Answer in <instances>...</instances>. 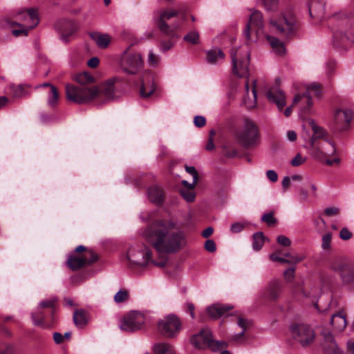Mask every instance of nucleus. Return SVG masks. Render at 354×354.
Returning <instances> with one entry per match:
<instances>
[{
	"label": "nucleus",
	"instance_id": "1",
	"mask_svg": "<svg viewBox=\"0 0 354 354\" xmlns=\"http://www.w3.org/2000/svg\"><path fill=\"white\" fill-rule=\"evenodd\" d=\"M145 236L160 254L176 253L187 243L185 233L171 221H157L153 223L146 229Z\"/></svg>",
	"mask_w": 354,
	"mask_h": 354
},
{
	"label": "nucleus",
	"instance_id": "2",
	"mask_svg": "<svg viewBox=\"0 0 354 354\" xmlns=\"http://www.w3.org/2000/svg\"><path fill=\"white\" fill-rule=\"evenodd\" d=\"M243 33L248 41L254 40L252 34L255 35L257 39L266 37L274 53L278 55H283L286 53L285 45L281 41L264 32L263 15L258 10H254L251 13L249 22Z\"/></svg>",
	"mask_w": 354,
	"mask_h": 354
},
{
	"label": "nucleus",
	"instance_id": "3",
	"mask_svg": "<svg viewBox=\"0 0 354 354\" xmlns=\"http://www.w3.org/2000/svg\"><path fill=\"white\" fill-rule=\"evenodd\" d=\"M174 9L160 10L156 12L155 20L160 31L168 36L174 37L175 32L180 30L185 19L184 15Z\"/></svg>",
	"mask_w": 354,
	"mask_h": 354
},
{
	"label": "nucleus",
	"instance_id": "4",
	"mask_svg": "<svg viewBox=\"0 0 354 354\" xmlns=\"http://www.w3.org/2000/svg\"><path fill=\"white\" fill-rule=\"evenodd\" d=\"M127 259L131 265L141 267L152 263L162 268L167 261V258H162L159 261L153 260L151 250L143 244L131 246L127 252Z\"/></svg>",
	"mask_w": 354,
	"mask_h": 354
},
{
	"label": "nucleus",
	"instance_id": "5",
	"mask_svg": "<svg viewBox=\"0 0 354 354\" xmlns=\"http://www.w3.org/2000/svg\"><path fill=\"white\" fill-rule=\"evenodd\" d=\"M232 73L239 77L249 76L250 49L247 44L239 48H233L230 51Z\"/></svg>",
	"mask_w": 354,
	"mask_h": 354
},
{
	"label": "nucleus",
	"instance_id": "6",
	"mask_svg": "<svg viewBox=\"0 0 354 354\" xmlns=\"http://www.w3.org/2000/svg\"><path fill=\"white\" fill-rule=\"evenodd\" d=\"M337 149L334 142L328 138L322 139L315 147H312L310 154L324 161L328 165H339L341 159L336 156Z\"/></svg>",
	"mask_w": 354,
	"mask_h": 354
},
{
	"label": "nucleus",
	"instance_id": "7",
	"mask_svg": "<svg viewBox=\"0 0 354 354\" xmlns=\"http://www.w3.org/2000/svg\"><path fill=\"white\" fill-rule=\"evenodd\" d=\"M66 95L68 100L77 104H87L97 99L99 91L96 86H84L67 84Z\"/></svg>",
	"mask_w": 354,
	"mask_h": 354
},
{
	"label": "nucleus",
	"instance_id": "8",
	"mask_svg": "<svg viewBox=\"0 0 354 354\" xmlns=\"http://www.w3.org/2000/svg\"><path fill=\"white\" fill-rule=\"evenodd\" d=\"M259 130L256 124L250 119H245L242 127L236 132V139L245 148L254 147L259 141Z\"/></svg>",
	"mask_w": 354,
	"mask_h": 354
},
{
	"label": "nucleus",
	"instance_id": "9",
	"mask_svg": "<svg viewBox=\"0 0 354 354\" xmlns=\"http://www.w3.org/2000/svg\"><path fill=\"white\" fill-rule=\"evenodd\" d=\"M190 342L196 348H209L214 352L222 351L227 347V343L224 341L213 340L212 333L208 328H203L199 333L192 336Z\"/></svg>",
	"mask_w": 354,
	"mask_h": 354
},
{
	"label": "nucleus",
	"instance_id": "10",
	"mask_svg": "<svg viewBox=\"0 0 354 354\" xmlns=\"http://www.w3.org/2000/svg\"><path fill=\"white\" fill-rule=\"evenodd\" d=\"M320 95L321 88L319 84L311 83L306 86L304 93L295 95L292 106H298L301 112L307 113L310 111L313 104L312 98L313 97H319Z\"/></svg>",
	"mask_w": 354,
	"mask_h": 354
},
{
	"label": "nucleus",
	"instance_id": "11",
	"mask_svg": "<svg viewBox=\"0 0 354 354\" xmlns=\"http://www.w3.org/2000/svg\"><path fill=\"white\" fill-rule=\"evenodd\" d=\"M149 320L150 318L148 313L132 310L123 317L120 328L127 332L136 331L142 328Z\"/></svg>",
	"mask_w": 354,
	"mask_h": 354
},
{
	"label": "nucleus",
	"instance_id": "12",
	"mask_svg": "<svg viewBox=\"0 0 354 354\" xmlns=\"http://www.w3.org/2000/svg\"><path fill=\"white\" fill-rule=\"evenodd\" d=\"M269 23L271 28L285 36L295 34L297 30L295 19L291 14H283L278 18L271 17Z\"/></svg>",
	"mask_w": 354,
	"mask_h": 354
},
{
	"label": "nucleus",
	"instance_id": "13",
	"mask_svg": "<svg viewBox=\"0 0 354 354\" xmlns=\"http://www.w3.org/2000/svg\"><path fill=\"white\" fill-rule=\"evenodd\" d=\"M353 120V111L349 109L335 108L330 122L331 128L337 132L348 131Z\"/></svg>",
	"mask_w": 354,
	"mask_h": 354
},
{
	"label": "nucleus",
	"instance_id": "14",
	"mask_svg": "<svg viewBox=\"0 0 354 354\" xmlns=\"http://www.w3.org/2000/svg\"><path fill=\"white\" fill-rule=\"evenodd\" d=\"M290 330L293 338L304 346L310 344L315 339V331L308 324H295L291 326Z\"/></svg>",
	"mask_w": 354,
	"mask_h": 354
},
{
	"label": "nucleus",
	"instance_id": "15",
	"mask_svg": "<svg viewBox=\"0 0 354 354\" xmlns=\"http://www.w3.org/2000/svg\"><path fill=\"white\" fill-rule=\"evenodd\" d=\"M158 327L165 337H174L181 330V323L176 316L169 315L158 322Z\"/></svg>",
	"mask_w": 354,
	"mask_h": 354
},
{
	"label": "nucleus",
	"instance_id": "16",
	"mask_svg": "<svg viewBox=\"0 0 354 354\" xmlns=\"http://www.w3.org/2000/svg\"><path fill=\"white\" fill-rule=\"evenodd\" d=\"M23 17L24 25L19 29L12 30L15 37L27 35L30 29L35 28L39 23L38 12L35 8H29L20 13Z\"/></svg>",
	"mask_w": 354,
	"mask_h": 354
},
{
	"label": "nucleus",
	"instance_id": "17",
	"mask_svg": "<svg viewBox=\"0 0 354 354\" xmlns=\"http://www.w3.org/2000/svg\"><path fill=\"white\" fill-rule=\"evenodd\" d=\"M143 61L139 53L125 52L121 59V67L129 74L138 73L142 67Z\"/></svg>",
	"mask_w": 354,
	"mask_h": 354
},
{
	"label": "nucleus",
	"instance_id": "18",
	"mask_svg": "<svg viewBox=\"0 0 354 354\" xmlns=\"http://www.w3.org/2000/svg\"><path fill=\"white\" fill-rule=\"evenodd\" d=\"M331 268L339 274L344 283L354 281V264L335 260L332 263Z\"/></svg>",
	"mask_w": 354,
	"mask_h": 354
},
{
	"label": "nucleus",
	"instance_id": "19",
	"mask_svg": "<svg viewBox=\"0 0 354 354\" xmlns=\"http://www.w3.org/2000/svg\"><path fill=\"white\" fill-rule=\"evenodd\" d=\"M304 129H308V130L310 129L313 132V136H311L310 133L306 131L305 133L303 134V137L304 140H309L312 147L315 145V141L318 138L324 139L326 131L322 128L321 127L317 125L313 119H307L303 126Z\"/></svg>",
	"mask_w": 354,
	"mask_h": 354
},
{
	"label": "nucleus",
	"instance_id": "20",
	"mask_svg": "<svg viewBox=\"0 0 354 354\" xmlns=\"http://www.w3.org/2000/svg\"><path fill=\"white\" fill-rule=\"evenodd\" d=\"M97 259V255L91 252L90 257L87 258L85 255L78 256L75 254H71L66 261L67 266L73 270H78L84 266L88 265L96 261Z\"/></svg>",
	"mask_w": 354,
	"mask_h": 354
},
{
	"label": "nucleus",
	"instance_id": "21",
	"mask_svg": "<svg viewBox=\"0 0 354 354\" xmlns=\"http://www.w3.org/2000/svg\"><path fill=\"white\" fill-rule=\"evenodd\" d=\"M76 28L77 26L73 21L62 20L55 24V29L64 42L68 41V38L75 32Z\"/></svg>",
	"mask_w": 354,
	"mask_h": 354
},
{
	"label": "nucleus",
	"instance_id": "22",
	"mask_svg": "<svg viewBox=\"0 0 354 354\" xmlns=\"http://www.w3.org/2000/svg\"><path fill=\"white\" fill-rule=\"evenodd\" d=\"M55 302V299H50L41 301L39 303L37 312L32 314V319L33 321L34 325L39 326L43 324L44 312L42 311V309L44 308H49L50 309H53Z\"/></svg>",
	"mask_w": 354,
	"mask_h": 354
},
{
	"label": "nucleus",
	"instance_id": "23",
	"mask_svg": "<svg viewBox=\"0 0 354 354\" xmlns=\"http://www.w3.org/2000/svg\"><path fill=\"white\" fill-rule=\"evenodd\" d=\"M252 87L250 93L248 80L245 82V95L243 99V103L248 109H253L257 106V91H256V80L252 81Z\"/></svg>",
	"mask_w": 354,
	"mask_h": 354
},
{
	"label": "nucleus",
	"instance_id": "24",
	"mask_svg": "<svg viewBox=\"0 0 354 354\" xmlns=\"http://www.w3.org/2000/svg\"><path fill=\"white\" fill-rule=\"evenodd\" d=\"M266 97L271 102L274 103L279 111L286 105L285 94L277 88H272L266 93Z\"/></svg>",
	"mask_w": 354,
	"mask_h": 354
},
{
	"label": "nucleus",
	"instance_id": "25",
	"mask_svg": "<svg viewBox=\"0 0 354 354\" xmlns=\"http://www.w3.org/2000/svg\"><path fill=\"white\" fill-rule=\"evenodd\" d=\"M115 78H111L104 82L100 88H97L99 91V95L97 98L101 96H104L106 100L113 99L115 96Z\"/></svg>",
	"mask_w": 354,
	"mask_h": 354
},
{
	"label": "nucleus",
	"instance_id": "26",
	"mask_svg": "<svg viewBox=\"0 0 354 354\" xmlns=\"http://www.w3.org/2000/svg\"><path fill=\"white\" fill-rule=\"evenodd\" d=\"M232 308L231 305L213 304L207 308V315L213 318L217 319L223 315L227 311Z\"/></svg>",
	"mask_w": 354,
	"mask_h": 354
},
{
	"label": "nucleus",
	"instance_id": "27",
	"mask_svg": "<svg viewBox=\"0 0 354 354\" xmlns=\"http://www.w3.org/2000/svg\"><path fill=\"white\" fill-rule=\"evenodd\" d=\"M155 90V86L152 76L149 74L146 75V79L142 82L140 93L142 97H149Z\"/></svg>",
	"mask_w": 354,
	"mask_h": 354
},
{
	"label": "nucleus",
	"instance_id": "28",
	"mask_svg": "<svg viewBox=\"0 0 354 354\" xmlns=\"http://www.w3.org/2000/svg\"><path fill=\"white\" fill-rule=\"evenodd\" d=\"M325 339L324 348L329 354H343L335 342L333 337L330 333H323Z\"/></svg>",
	"mask_w": 354,
	"mask_h": 354
},
{
	"label": "nucleus",
	"instance_id": "29",
	"mask_svg": "<svg viewBox=\"0 0 354 354\" xmlns=\"http://www.w3.org/2000/svg\"><path fill=\"white\" fill-rule=\"evenodd\" d=\"M90 37L100 48H107L111 39L110 35L108 34H103L97 32L90 33Z\"/></svg>",
	"mask_w": 354,
	"mask_h": 354
},
{
	"label": "nucleus",
	"instance_id": "30",
	"mask_svg": "<svg viewBox=\"0 0 354 354\" xmlns=\"http://www.w3.org/2000/svg\"><path fill=\"white\" fill-rule=\"evenodd\" d=\"M49 87V91L48 93L47 102L48 105L52 108H54L58 103L59 101V93L53 85L49 83H44L39 85L38 87Z\"/></svg>",
	"mask_w": 354,
	"mask_h": 354
},
{
	"label": "nucleus",
	"instance_id": "31",
	"mask_svg": "<svg viewBox=\"0 0 354 354\" xmlns=\"http://www.w3.org/2000/svg\"><path fill=\"white\" fill-rule=\"evenodd\" d=\"M330 324L337 331H342L346 326V315L343 312L333 315L330 318Z\"/></svg>",
	"mask_w": 354,
	"mask_h": 354
},
{
	"label": "nucleus",
	"instance_id": "32",
	"mask_svg": "<svg viewBox=\"0 0 354 354\" xmlns=\"http://www.w3.org/2000/svg\"><path fill=\"white\" fill-rule=\"evenodd\" d=\"M225 59V54L220 48H213L207 51V61L212 64H219Z\"/></svg>",
	"mask_w": 354,
	"mask_h": 354
},
{
	"label": "nucleus",
	"instance_id": "33",
	"mask_svg": "<svg viewBox=\"0 0 354 354\" xmlns=\"http://www.w3.org/2000/svg\"><path fill=\"white\" fill-rule=\"evenodd\" d=\"M182 183L185 187L180 189L181 196L187 202L194 201L196 197L194 190L196 184L189 183L186 180H183Z\"/></svg>",
	"mask_w": 354,
	"mask_h": 354
},
{
	"label": "nucleus",
	"instance_id": "34",
	"mask_svg": "<svg viewBox=\"0 0 354 354\" xmlns=\"http://www.w3.org/2000/svg\"><path fill=\"white\" fill-rule=\"evenodd\" d=\"M154 354H176L174 347L167 342H158L152 346Z\"/></svg>",
	"mask_w": 354,
	"mask_h": 354
},
{
	"label": "nucleus",
	"instance_id": "35",
	"mask_svg": "<svg viewBox=\"0 0 354 354\" xmlns=\"http://www.w3.org/2000/svg\"><path fill=\"white\" fill-rule=\"evenodd\" d=\"M149 200L156 204H160L163 201L162 190L157 186L151 187L148 190Z\"/></svg>",
	"mask_w": 354,
	"mask_h": 354
},
{
	"label": "nucleus",
	"instance_id": "36",
	"mask_svg": "<svg viewBox=\"0 0 354 354\" xmlns=\"http://www.w3.org/2000/svg\"><path fill=\"white\" fill-rule=\"evenodd\" d=\"M75 80L80 84L79 86H88L87 85L91 84L94 81L93 77L86 72H83L77 74Z\"/></svg>",
	"mask_w": 354,
	"mask_h": 354
},
{
	"label": "nucleus",
	"instance_id": "37",
	"mask_svg": "<svg viewBox=\"0 0 354 354\" xmlns=\"http://www.w3.org/2000/svg\"><path fill=\"white\" fill-rule=\"evenodd\" d=\"M73 320L76 326L79 328L84 327L87 323L86 316L83 310H76L73 315Z\"/></svg>",
	"mask_w": 354,
	"mask_h": 354
},
{
	"label": "nucleus",
	"instance_id": "38",
	"mask_svg": "<svg viewBox=\"0 0 354 354\" xmlns=\"http://www.w3.org/2000/svg\"><path fill=\"white\" fill-rule=\"evenodd\" d=\"M308 10L311 17H321L323 15V6L321 3L312 2L308 6Z\"/></svg>",
	"mask_w": 354,
	"mask_h": 354
},
{
	"label": "nucleus",
	"instance_id": "39",
	"mask_svg": "<svg viewBox=\"0 0 354 354\" xmlns=\"http://www.w3.org/2000/svg\"><path fill=\"white\" fill-rule=\"evenodd\" d=\"M269 292V297L271 299H276L279 295V292L281 290V284L279 281H272L268 288Z\"/></svg>",
	"mask_w": 354,
	"mask_h": 354
},
{
	"label": "nucleus",
	"instance_id": "40",
	"mask_svg": "<svg viewBox=\"0 0 354 354\" xmlns=\"http://www.w3.org/2000/svg\"><path fill=\"white\" fill-rule=\"evenodd\" d=\"M280 251H275L270 254L269 258L272 261H277L281 263H297L299 259H292L293 260H287L284 257L280 256Z\"/></svg>",
	"mask_w": 354,
	"mask_h": 354
},
{
	"label": "nucleus",
	"instance_id": "41",
	"mask_svg": "<svg viewBox=\"0 0 354 354\" xmlns=\"http://www.w3.org/2000/svg\"><path fill=\"white\" fill-rule=\"evenodd\" d=\"M238 326H240L243 330L239 333L235 334L233 337V339L235 341H238L242 336L244 335L246 329L250 326V322L245 319L242 317H239L238 319Z\"/></svg>",
	"mask_w": 354,
	"mask_h": 354
},
{
	"label": "nucleus",
	"instance_id": "42",
	"mask_svg": "<svg viewBox=\"0 0 354 354\" xmlns=\"http://www.w3.org/2000/svg\"><path fill=\"white\" fill-rule=\"evenodd\" d=\"M183 40L190 44H198L200 41L199 33L196 30L189 31L183 37Z\"/></svg>",
	"mask_w": 354,
	"mask_h": 354
},
{
	"label": "nucleus",
	"instance_id": "43",
	"mask_svg": "<svg viewBox=\"0 0 354 354\" xmlns=\"http://www.w3.org/2000/svg\"><path fill=\"white\" fill-rule=\"evenodd\" d=\"M264 243V236L262 232H256L253 234L252 248L255 250H259Z\"/></svg>",
	"mask_w": 354,
	"mask_h": 354
},
{
	"label": "nucleus",
	"instance_id": "44",
	"mask_svg": "<svg viewBox=\"0 0 354 354\" xmlns=\"http://www.w3.org/2000/svg\"><path fill=\"white\" fill-rule=\"evenodd\" d=\"M129 299V292L126 290H119L114 296V301L117 304H120L127 301Z\"/></svg>",
	"mask_w": 354,
	"mask_h": 354
},
{
	"label": "nucleus",
	"instance_id": "45",
	"mask_svg": "<svg viewBox=\"0 0 354 354\" xmlns=\"http://www.w3.org/2000/svg\"><path fill=\"white\" fill-rule=\"evenodd\" d=\"M10 90L12 95L16 97H20L26 95V92L25 88L22 85L10 86Z\"/></svg>",
	"mask_w": 354,
	"mask_h": 354
},
{
	"label": "nucleus",
	"instance_id": "46",
	"mask_svg": "<svg viewBox=\"0 0 354 354\" xmlns=\"http://www.w3.org/2000/svg\"><path fill=\"white\" fill-rule=\"evenodd\" d=\"M267 10L273 11L277 8L278 0H261Z\"/></svg>",
	"mask_w": 354,
	"mask_h": 354
},
{
	"label": "nucleus",
	"instance_id": "47",
	"mask_svg": "<svg viewBox=\"0 0 354 354\" xmlns=\"http://www.w3.org/2000/svg\"><path fill=\"white\" fill-rule=\"evenodd\" d=\"M306 160V157H303L300 153H297L295 156V158L291 160L290 163L293 167H298L304 163Z\"/></svg>",
	"mask_w": 354,
	"mask_h": 354
},
{
	"label": "nucleus",
	"instance_id": "48",
	"mask_svg": "<svg viewBox=\"0 0 354 354\" xmlns=\"http://www.w3.org/2000/svg\"><path fill=\"white\" fill-rule=\"evenodd\" d=\"M160 58L152 51H150L148 56V62L150 66H156L159 63Z\"/></svg>",
	"mask_w": 354,
	"mask_h": 354
},
{
	"label": "nucleus",
	"instance_id": "49",
	"mask_svg": "<svg viewBox=\"0 0 354 354\" xmlns=\"http://www.w3.org/2000/svg\"><path fill=\"white\" fill-rule=\"evenodd\" d=\"M0 354H14V346L10 344L0 345Z\"/></svg>",
	"mask_w": 354,
	"mask_h": 354
},
{
	"label": "nucleus",
	"instance_id": "50",
	"mask_svg": "<svg viewBox=\"0 0 354 354\" xmlns=\"http://www.w3.org/2000/svg\"><path fill=\"white\" fill-rule=\"evenodd\" d=\"M185 170L188 174H189L190 175L192 176V177H193L192 183L196 184V183L198 181V174H197V171H196V169H195V167H192V166H186Z\"/></svg>",
	"mask_w": 354,
	"mask_h": 354
},
{
	"label": "nucleus",
	"instance_id": "51",
	"mask_svg": "<svg viewBox=\"0 0 354 354\" xmlns=\"http://www.w3.org/2000/svg\"><path fill=\"white\" fill-rule=\"evenodd\" d=\"M295 272V268H290L286 270L283 272V276H284L286 281H287L288 282L291 281L294 279Z\"/></svg>",
	"mask_w": 354,
	"mask_h": 354
},
{
	"label": "nucleus",
	"instance_id": "52",
	"mask_svg": "<svg viewBox=\"0 0 354 354\" xmlns=\"http://www.w3.org/2000/svg\"><path fill=\"white\" fill-rule=\"evenodd\" d=\"M174 45V42L171 39H169L167 41H162L160 44V50L162 52H166L170 50Z\"/></svg>",
	"mask_w": 354,
	"mask_h": 354
},
{
	"label": "nucleus",
	"instance_id": "53",
	"mask_svg": "<svg viewBox=\"0 0 354 354\" xmlns=\"http://www.w3.org/2000/svg\"><path fill=\"white\" fill-rule=\"evenodd\" d=\"M261 219L269 225H274L276 223V219L274 218L272 213L265 214L263 215Z\"/></svg>",
	"mask_w": 354,
	"mask_h": 354
},
{
	"label": "nucleus",
	"instance_id": "54",
	"mask_svg": "<svg viewBox=\"0 0 354 354\" xmlns=\"http://www.w3.org/2000/svg\"><path fill=\"white\" fill-rule=\"evenodd\" d=\"M277 241L279 244L283 246H290L291 241L286 236L279 235L277 238Z\"/></svg>",
	"mask_w": 354,
	"mask_h": 354
},
{
	"label": "nucleus",
	"instance_id": "55",
	"mask_svg": "<svg viewBox=\"0 0 354 354\" xmlns=\"http://www.w3.org/2000/svg\"><path fill=\"white\" fill-rule=\"evenodd\" d=\"M331 242V234L330 233H327L324 234L322 237V246L324 249H328L330 247Z\"/></svg>",
	"mask_w": 354,
	"mask_h": 354
},
{
	"label": "nucleus",
	"instance_id": "56",
	"mask_svg": "<svg viewBox=\"0 0 354 354\" xmlns=\"http://www.w3.org/2000/svg\"><path fill=\"white\" fill-rule=\"evenodd\" d=\"M194 123L197 127H202L205 126L206 123V119L205 117L201 115H196L194 117Z\"/></svg>",
	"mask_w": 354,
	"mask_h": 354
},
{
	"label": "nucleus",
	"instance_id": "57",
	"mask_svg": "<svg viewBox=\"0 0 354 354\" xmlns=\"http://www.w3.org/2000/svg\"><path fill=\"white\" fill-rule=\"evenodd\" d=\"M339 236L343 240H348L352 237V233L346 227L341 230Z\"/></svg>",
	"mask_w": 354,
	"mask_h": 354
},
{
	"label": "nucleus",
	"instance_id": "58",
	"mask_svg": "<svg viewBox=\"0 0 354 354\" xmlns=\"http://www.w3.org/2000/svg\"><path fill=\"white\" fill-rule=\"evenodd\" d=\"M339 208L337 207H328L324 209V213L326 216H331L337 215L339 213Z\"/></svg>",
	"mask_w": 354,
	"mask_h": 354
},
{
	"label": "nucleus",
	"instance_id": "59",
	"mask_svg": "<svg viewBox=\"0 0 354 354\" xmlns=\"http://www.w3.org/2000/svg\"><path fill=\"white\" fill-rule=\"evenodd\" d=\"M205 248L208 251L213 252L216 250V244L213 240L208 239L205 241Z\"/></svg>",
	"mask_w": 354,
	"mask_h": 354
},
{
	"label": "nucleus",
	"instance_id": "60",
	"mask_svg": "<svg viewBox=\"0 0 354 354\" xmlns=\"http://www.w3.org/2000/svg\"><path fill=\"white\" fill-rule=\"evenodd\" d=\"M266 176L272 183L276 182L278 179L277 174L274 170H268L266 171Z\"/></svg>",
	"mask_w": 354,
	"mask_h": 354
},
{
	"label": "nucleus",
	"instance_id": "61",
	"mask_svg": "<svg viewBox=\"0 0 354 354\" xmlns=\"http://www.w3.org/2000/svg\"><path fill=\"white\" fill-rule=\"evenodd\" d=\"M243 229V225L241 223H235L232 225L230 230L233 233H238Z\"/></svg>",
	"mask_w": 354,
	"mask_h": 354
},
{
	"label": "nucleus",
	"instance_id": "62",
	"mask_svg": "<svg viewBox=\"0 0 354 354\" xmlns=\"http://www.w3.org/2000/svg\"><path fill=\"white\" fill-rule=\"evenodd\" d=\"M215 132L214 130L210 131V138H209L208 142L206 145V149L208 151L213 150L214 149V144L212 136L214 135Z\"/></svg>",
	"mask_w": 354,
	"mask_h": 354
},
{
	"label": "nucleus",
	"instance_id": "63",
	"mask_svg": "<svg viewBox=\"0 0 354 354\" xmlns=\"http://www.w3.org/2000/svg\"><path fill=\"white\" fill-rule=\"evenodd\" d=\"M98 64L99 59L96 57L91 58L87 62V65L91 68H95L98 66Z\"/></svg>",
	"mask_w": 354,
	"mask_h": 354
},
{
	"label": "nucleus",
	"instance_id": "64",
	"mask_svg": "<svg viewBox=\"0 0 354 354\" xmlns=\"http://www.w3.org/2000/svg\"><path fill=\"white\" fill-rule=\"evenodd\" d=\"M53 339L57 344H59L63 342L64 337L61 333L56 332L53 333Z\"/></svg>",
	"mask_w": 354,
	"mask_h": 354
}]
</instances>
